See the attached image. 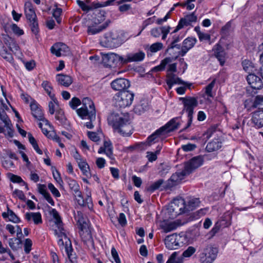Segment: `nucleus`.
<instances>
[{
    "label": "nucleus",
    "mask_w": 263,
    "mask_h": 263,
    "mask_svg": "<svg viewBox=\"0 0 263 263\" xmlns=\"http://www.w3.org/2000/svg\"><path fill=\"white\" fill-rule=\"evenodd\" d=\"M109 124L123 136H129L133 133V127L128 117L113 112L107 118Z\"/></svg>",
    "instance_id": "obj_1"
},
{
    "label": "nucleus",
    "mask_w": 263,
    "mask_h": 263,
    "mask_svg": "<svg viewBox=\"0 0 263 263\" xmlns=\"http://www.w3.org/2000/svg\"><path fill=\"white\" fill-rule=\"evenodd\" d=\"M82 107L77 110L79 116L82 119H88L91 121H95L96 116V111L94 104L89 98H85L82 100Z\"/></svg>",
    "instance_id": "obj_2"
},
{
    "label": "nucleus",
    "mask_w": 263,
    "mask_h": 263,
    "mask_svg": "<svg viewBox=\"0 0 263 263\" xmlns=\"http://www.w3.org/2000/svg\"><path fill=\"white\" fill-rule=\"evenodd\" d=\"M121 35L116 31L107 32L104 34L103 39L101 41V44L106 48L110 49L117 48L123 42Z\"/></svg>",
    "instance_id": "obj_3"
},
{
    "label": "nucleus",
    "mask_w": 263,
    "mask_h": 263,
    "mask_svg": "<svg viewBox=\"0 0 263 263\" xmlns=\"http://www.w3.org/2000/svg\"><path fill=\"white\" fill-rule=\"evenodd\" d=\"M134 94L129 91L123 90L116 93L112 99L114 105L119 108L129 106L134 100Z\"/></svg>",
    "instance_id": "obj_4"
},
{
    "label": "nucleus",
    "mask_w": 263,
    "mask_h": 263,
    "mask_svg": "<svg viewBox=\"0 0 263 263\" xmlns=\"http://www.w3.org/2000/svg\"><path fill=\"white\" fill-rule=\"evenodd\" d=\"M200 251L199 259L201 263H212L216 259L218 252V249L211 245H208L201 248Z\"/></svg>",
    "instance_id": "obj_5"
},
{
    "label": "nucleus",
    "mask_w": 263,
    "mask_h": 263,
    "mask_svg": "<svg viewBox=\"0 0 263 263\" xmlns=\"http://www.w3.org/2000/svg\"><path fill=\"white\" fill-rule=\"evenodd\" d=\"M180 99L182 101L184 105L183 111L185 110L187 112L188 122L187 126L184 128L185 129L192 124L194 109L198 105V101L194 97L181 98Z\"/></svg>",
    "instance_id": "obj_6"
},
{
    "label": "nucleus",
    "mask_w": 263,
    "mask_h": 263,
    "mask_svg": "<svg viewBox=\"0 0 263 263\" xmlns=\"http://www.w3.org/2000/svg\"><path fill=\"white\" fill-rule=\"evenodd\" d=\"M58 237L59 238L58 241L59 246L62 248L64 247L69 259L71 262H74L76 261V258L75 254H72L73 249L72 248L71 241L63 233H61V234L58 235Z\"/></svg>",
    "instance_id": "obj_7"
},
{
    "label": "nucleus",
    "mask_w": 263,
    "mask_h": 263,
    "mask_svg": "<svg viewBox=\"0 0 263 263\" xmlns=\"http://www.w3.org/2000/svg\"><path fill=\"white\" fill-rule=\"evenodd\" d=\"M181 237L176 234L168 235L165 239L166 247L170 250H175L183 246V241H181Z\"/></svg>",
    "instance_id": "obj_8"
},
{
    "label": "nucleus",
    "mask_w": 263,
    "mask_h": 263,
    "mask_svg": "<svg viewBox=\"0 0 263 263\" xmlns=\"http://www.w3.org/2000/svg\"><path fill=\"white\" fill-rule=\"evenodd\" d=\"M124 58L117 54L111 53L107 54L103 57V63L107 67H115L118 63H123Z\"/></svg>",
    "instance_id": "obj_9"
},
{
    "label": "nucleus",
    "mask_w": 263,
    "mask_h": 263,
    "mask_svg": "<svg viewBox=\"0 0 263 263\" xmlns=\"http://www.w3.org/2000/svg\"><path fill=\"white\" fill-rule=\"evenodd\" d=\"M203 162V158L201 156L193 158L185 164L184 170L185 173L188 175L190 174L193 171L201 166Z\"/></svg>",
    "instance_id": "obj_10"
},
{
    "label": "nucleus",
    "mask_w": 263,
    "mask_h": 263,
    "mask_svg": "<svg viewBox=\"0 0 263 263\" xmlns=\"http://www.w3.org/2000/svg\"><path fill=\"white\" fill-rule=\"evenodd\" d=\"M51 52L57 57L65 55L69 51L68 47L64 43H57L54 44L50 49Z\"/></svg>",
    "instance_id": "obj_11"
},
{
    "label": "nucleus",
    "mask_w": 263,
    "mask_h": 263,
    "mask_svg": "<svg viewBox=\"0 0 263 263\" xmlns=\"http://www.w3.org/2000/svg\"><path fill=\"white\" fill-rule=\"evenodd\" d=\"M110 85L113 89L122 91L130 86V82L126 79L119 78L114 80Z\"/></svg>",
    "instance_id": "obj_12"
},
{
    "label": "nucleus",
    "mask_w": 263,
    "mask_h": 263,
    "mask_svg": "<svg viewBox=\"0 0 263 263\" xmlns=\"http://www.w3.org/2000/svg\"><path fill=\"white\" fill-rule=\"evenodd\" d=\"M189 175L185 173L184 170L181 172H177L173 174L168 180L167 187H172L179 183L184 179V177Z\"/></svg>",
    "instance_id": "obj_13"
},
{
    "label": "nucleus",
    "mask_w": 263,
    "mask_h": 263,
    "mask_svg": "<svg viewBox=\"0 0 263 263\" xmlns=\"http://www.w3.org/2000/svg\"><path fill=\"white\" fill-rule=\"evenodd\" d=\"M247 80L253 89H259L262 87L263 83L261 79L254 74L249 73L247 77Z\"/></svg>",
    "instance_id": "obj_14"
},
{
    "label": "nucleus",
    "mask_w": 263,
    "mask_h": 263,
    "mask_svg": "<svg viewBox=\"0 0 263 263\" xmlns=\"http://www.w3.org/2000/svg\"><path fill=\"white\" fill-rule=\"evenodd\" d=\"M170 29L171 27L168 26L154 28L151 30V34L154 37H159L162 34V39L165 40Z\"/></svg>",
    "instance_id": "obj_15"
},
{
    "label": "nucleus",
    "mask_w": 263,
    "mask_h": 263,
    "mask_svg": "<svg viewBox=\"0 0 263 263\" xmlns=\"http://www.w3.org/2000/svg\"><path fill=\"white\" fill-rule=\"evenodd\" d=\"M197 42L195 38L187 37L185 39L182 43V46L181 50L179 51V54L183 57L187 52L194 47Z\"/></svg>",
    "instance_id": "obj_16"
},
{
    "label": "nucleus",
    "mask_w": 263,
    "mask_h": 263,
    "mask_svg": "<svg viewBox=\"0 0 263 263\" xmlns=\"http://www.w3.org/2000/svg\"><path fill=\"white\" fill-rule=\"evenodd\" d=\"M179 118H175L171 120L164 126L161 127L165 134L178 129L180 126Z\"/></svg>",
    "instance_id": "obj_17"
},
{
    "label": "nucleus",
    "mask_w": 263,
    "mask_h": 263,
    "mask_svg": "<svg viewBox=\"0 0 263 263\" xmlns=\"http://www.w3.org/2000/svg\"><path fill=\"white\" fill-rule=\"evenodd\" d=\"M213 49L215 57L219 61L220 65L223 66L225 63L226 57V53L224 49L221 45L217 44L214 46Z\"/></svg>",
    "instance_id": "obj_18"
},
{
    "label": "nucleus",
    "mask_w": 263,
    "mask_h": 263,
    "mask_svg": "<svg viewBox=\"0 0 263 263\" xmlns=\"http://www.w3.org/2000/svg\"><path fill=\"white\" fill-rule=\"evenodd\" d=\"M251 120L256 128H259L263 127V110L254 112Z\"/></svg>",
    "instance_id": "obj_19"
},
{
    "label": "nucleus",
    "mask_w": 263,
    "mask_h": 263,
    "mask_svg": "<svg viewBox=\"0 0 263 263\" xmlns=\"http://www.w3.org/2000/svg\"><path fill=\"white\" fill-rule=\"evenodd\" d=\"M145 57V53L140 51L135 53H129L124 58L123 63H127L132 62H138L142 61Z\"/></svg>",
    "instance_id": "obj_20"
},
{
    "label": "nucleus",
    "mask_w": 263,
    "mask_h": 263,
    "mask_svg": "<svg viewBox=\"0 0 263 263\" xmlns=\"http://www.w3.org/2000/svg\"><path fill=\"white\" fill-rule=\"evenodd\" d=\"M166 84L171 89L174 84H182L186 85L187 84L180 78L176 77L173 73H168L167 76Z\"/></svg>",
    "instance_id": "obj_21"
},
{
    "label": "nucleus",
    "mask_w": 263,
    "mask_h": 263,
    "mask_svg": "<svg viewBox=\"0 0 263 263\" xmlns=\"http://www.w3.org/2000/svg\"><path fill=\"white\" fill-rule=\"evenodd\" d=\"M110 23L109 21H107L104 23L100 25H92L88 27L87 32L89 34L94 35L98 33L104 29H105Z\"/></svg>",
    "instance_id": "obj_22"
},
{
    "label": "nucleus",
    "mask_w": 263,
    "mask_h": 263,
    "mask_svg": "<svg viewBox=\"0 0 263 263\" xmlns=\"http://www.w3.org/2000/svg\"><path fill=\"white\" fill-rule=\"evenodd\" d=\"M24 9L26 18L29 22H32L34 20H36V16L31 3L29 2L25 3Z\"/></svg>",
    "instance_id": "obj_23"
},
{
    "label": "nucleus",
    "mask_w": 263,
    "mask_h": 263,
    "mask_svg": "<svg viewBox=\"0 0 263 263\" xmlns=\"http://www.w3.org/2000/svg\"><path fill=\"white\" fill-rule=\"evenodd\" d=\"M56 80L59 85L64 87H68L72 83L70 76L62 73L57 74Z\"/></svg>",
    "instance_id": "obj_24"
},
{
    "label": "nucleus",
    "mask_w": 263,
    "mask_h": 263,
    "mask_svg": "<svg viewBox=\"0 0 263 263\" xmlns=\"http://www.w3.org/2000/svg\"><path fill=\"white\" fill-rule=\"evenodd\" d=\"M222 146V142L220 139L215 138L209 142L205 147L208 152H213L219 149Z\"/></svg>",
    "instance_id": "obj_25"
},
{
    "label": "nucleus",
    "mask_w": 263,
    "mask_h": 263,
    "mask_svg": "<svg viewBox=\"0 0 263 263\" xmlns=\"http://www.w3.org/2000/svg\"><path fill=\"white\" fill-rule=\"evenodd\" d=\"M66 182L68 184L69 189L73 192L75 197H80L81 192L80 191V186L77 182L71 178H67Z\"/></svg>",
    "instance_id": "obj_26"
},
{
    "label": "nucleus",
    "mask_w": 263,
    "mask_h": 263,
    "mask_svg": "<svg viewBox=\"0 0 263 263\" xmlns=\"http://www.w3.org/2000/svg\"><path fill=\"white\" fill-rule=\"evenodd\" d=\"M76 200L80 205L84 207H87V208L90 211L92 210L93 203L90 196H87L85 199H83L81 195H80V197H77L76 198Z\"/></svg>",
    "instance_id": "obj_27"
},
{
    "label": "nucleus",
    "mask_w": 263,
    "mask_h": 263,
    "mask_svg": "<svg viewBox=\"0 0 263 263\" xmlns=\"http://www.w3.org/2000/svg\"><path fill=\"white\" fill-rule=\"evenodd\" d=\"M25 218L28 221L32 220L35 224L42 223V216L39 212L26 213L25 215Z\"/></svg>",
    "instance_id": "obj_28"
},
{
    "label": "nucleus",
    "mask_w": 263,
    "mask_h": 263,
    "mask_svg": "<svg viewBox=\"0 0 263 263\" xmlns=\"http://www.w3.org/2000/svg\"><path fill=\"white\" fill-rule=\"evenodd\" d=\"M179 226V224L176 221H163L160 224L161 229H162L165 233H168L176 230Z\"/></svg>",
    "instance_id": "obj_29"
},
{
    "label": "nucleus",
    "mask_w": 263,
    "mask_h": 263,
    "mask_svg": "<svg viewBox=\"0 0 263 263\" xmlns=\"http://www.w3.org/2000/svg\"><path fill=\"white\" fill-rule=\"evenodd\" d=\"M165 134L162 129L161 130V127L157 129L154 133L149 136L147 139V144L150 146L152 144L155 143L158 141L159 137L161 136H164Z\"/></svg>",
    "instance_id": "obj_30"
},
{
    "label": "nucleus",
    "mask_w": 263,
    "mask_h": 263,
    "mask_svg": "<svg viewBox=\"0 0 263 263\" xmlns=\"http://www.w3.org/2000/svg\"><path fill=\"white\" fill-rule=\"evenodd\" d=\"M42 86L48 95L51 100L53 101L55 103H57V99L55 98V95L51 93V90L53 88L50 83L48 81H45L43 82Z\"/></svg>",
    "instance_id": "obj_31"
},
{
    "label": "nucleus",
    "mask_w": 263,
    "mask_h": 263,
    "mask_svg": "<svg viewBox=\"0 0 263 263\" xmlns=\"http://www.w3.org/2000/svg\"><path fill=\"white\" fill-rule=\"evenodd\" d=\"M2 216L4 218L8 217L9 220L15 223H17L20 222V219L19 217L13 212V211L10 209H8L7 213L4 212L2 214Z\"/></svg>",
    "instance_id": "obj_32"
},
{
    "label": "nucleus",
    "mask_w": 263,
    "mask_h": 263,
    "mask_svg": "<svg viewBox=\"0 0 263 263\" xmlns=\"http://www.w3.org/2000/svg\"><path fill=\"white\" fill-rule=\"evenodd\" d=\"M9 247L13 251H16L21 248L22 245V240L20 238H10L8 240Z\"/></svg>",
    "instance_id": "obj_33"
},
{
    "label": "nucleus",
    "mask_w": 263,
    "mask_h": 263,
    "mask_svg": "<svg viewBox=\"0 0 263 263\" xmlns=\"http://www.w3.org/2000/svg\"><path fill=\"white\" fill-rule=\"evenodd\" d=\"M187 205L186 204V212L192 211L199 206L200 201L199 198H192L189 200Z\"/></svg>",
    "instance_id": "obj_34"
},
{
    "label": "nucleus",
    "mask_w": 263,
    "mask_h": 263,
    "mask_svg": "<svg viewBox=\"0 0 263 263\" xmlns=\"http://www.w3.org/2000/svg\"><path fill=\"white\" fill-rule=\"evenodd\" d=\"M230 224L229 223L227 222L224 219L219 220L215 223L214 227L212 229L211 233H212V235H214L218 232L220 228L227 227L229 226Z\"/></svg>",
    "instance_id": "obj_35"
},
{
    "label": "nucleus",
    "mask_w": 263,
    "mask_h": 263,
    "mask_svg": "<svg viewBox=\"0 0 263 263\" xmlns=\"http://www.w3.org/2000/svg\"><path fill=\"white\" fill-rule=\"evenodd\" d=\"M168 213L170 217L172 218L176 217L178 215L181 214L180 209H178L175 204H171L167 208Z\"/></svg>",
    "instance_id": "obj_36"
},
{
    "label": "nucleus",
    "mask_w": 263,
    "mask_h": 263,
    "mask_svg": "<svg viewBox=\"0 0 263 263\" xmlns=\"http://www.w3.org/2000/svg\"><path fill=\"white\" fill-rule=\"evenodd\" d=\"M55 118L62 125L66 124L67 119L65 116L64 111L62 109H57Z\"/></svg>",
    "instance_id": "obj_37"
},
{
    "label": "nucleus",
    "mask_w": 263,
    "mask_h": 263,
    "mask_svg": "<svg viewBox=\"0 0 263 263\" xmlns=\"http://www.w3.org/2000/svg\"><path fill=\"white\" fill-rule=\"evenodd\" d=\"M183 257L179 256L177 252H173L166 263H183Z\"/></svg>",
    "instance_id": "obj_38"
},
{
    "label": "nucleus",
    "mask_w": 263,
    "mask_h": 263,
    "mask_svg": "<svg viewBox=\"0 0 263 263\" xmlns=\"http://www.w3.org/2000/svg\"><path fill=\"white\" fill-rule=\"evenodd\" d=\"M172 204H175L177 206L178 209H180V213H183L186 212V204L185 201L183 198H179L174 200V201L171 203Z\"/></svg>",
    "instance_id": "obj_39"
},
{
    "label": "nucleus",
    "mask_w": 263,
    "mask_h": 263,
    "mask_svg": "<svg viewBox=\"0 0 263 263\" xmlns=\"http://www.w3.org/2000/svg\"><path fill=\"white\" fill-rule=\"evenodd\" d=\"M243 69L247 72L250 73L254 69V66L252 62L248 60H245L242 62Z\"/></svg>",
    "instance_id": "obj_40"
},
{
    "label": "nucleus",
    "mask_w": 263,
    "mask_h": 263,
    "mask_svg": "<svg viewBox=\"0 0 263 263\" xmlns=\"http://www.w3.org/2000/svg\"><path fill=\"white\" fill-rule=\"evenodd\" d=\"M28 139H29V141L31 143L32 146H33L34 150L39 154L42 155L43 154V152H42V150H41L40 148H39L36 140L33 137L32 134L31 133H28Z\"/></svg>",
    "instance_id": "obj_41"
},
{
    "label": "nucleus",
    "mask_w": 263,
    "mask_h": 263,
    "mask_svg": "<svg viewBox=\"0 0 263 263\" xmlns=\"http://www.w3.org/2000/svg\"><path fill=\"white\" fill-rule=\"evenodd\" d=\"M162 148L161 145H158L157 147V150L155 153L148 152H147L146 157L150 162H153L157 159V155L159 154Z\"/></svg>",
    "instance_id": "obj_42"
},
{
    "label": "nucleus",
    "mask_w": 263,
    "mask_h": 263,
    "mask_svg": "<svg viewBox=\"0 0 263 263\" xmlns=\"http://www.w3.org/2000/svg\"><path fill=\"white\" fill-rule=\"evenodd\" d=\"M171 62V59L170 58H166L163 60L160 64L158 65L153 69V71L155 72L161 71L165 68V66Z\"/></svg>",
    "instance_id": "obj_43"
},
{
    "label": "nucleus",
    "mask_w": 263,
    "mask_h": 263,
    "mask_svg": "<svg viewBox=\"0 0 263 263\" xmlns=\"http://www.w3.org/2000/svg\"><path fill=\"white\" fill-rule=\"evenodd\" d=\"M51 213L53 215V217L55 220V223L58 227L60 231H62L63 230V228H62V222L58 212L55 209H52Z\"/></svg>",
    "instance_id": "obj_44"
},
{
    "label": "nucleus",
    "mask_w": 263,
    "mask_h": 263,
    "mask_svg": "<svg viewBox=\"0 0 263 263\" xmlns=\"http://www.w3.org/2000/svg\"><path fill=\"white\" fill-rule=\"evenodd\" d=\"M103 147L105 149V154L109 158L112 156V146L109 141H105L104 142Z\"/></svg>",
    "instance_id": "obj_45"
},
{
    "label": "nucleus",
    "mask_w": 263,
    "mask_h": 263,
    "mask_svg": "<svg viewBox=\"0 0 263 263\" xmlns=\"http://www.w3.org/2000/svg\"><path fill=\"white\" fill-rule=\"evenodd\" d=\"M254 106L258 108L259 110H263V96L257 95L254 100Z\"/></svg>",
    "instance_id": "obj_46"
},
{
    "label": "nucleus",
    "mask_w": 263,
    "mask_h": 263,
    "mask_svg": "<svg viewBox=\"0 0 263 263\" xmlns=\"http://www.w3.org/2000/svg\"><path fill=\"white\" fill-rule=\"evenodd\" d=\"M8 176L12 182L14 183H22L23 185L26 186V188L28 189L27 183L22 180L21 177L11 173L8 174Z\"/></svg>",
    "instance_id": "obj_47"
},
{
    "label": "nucleus",
    "mask_w": 263,
    "mask_h": 263,
    "mask_svg": "<svg viewBox=\"0 0 263 263\" xmlns=\"http://www.w3.org/2000/svg\"><path fill=\"white\" fill-rule=\"evenodd\" d=\"M78 165L85 175L88 177L90 175L89 165L85 161H80L78 163Z\"/></svg>",
    "instance_id": "obj_48"
},
{
    "label": "nucleus",
    "mask_w": 263,
    "mask_h": 263,
    "mask_svg": "<svg viewBox=\"0 0 263 263\" xmlns=\"http://www.w3.org/2000/svg\"><path fill=\"white\" fill-rule=\"evenodd\" d=\"M191 24L190 23H189L187 20H185V17L182 18L180 20L176 29L174 30V31L173 32L171 33V34L176 33L180 29L183 28L184 27L188 26L190 25Z\"/></svg>",
    "instance_id": "obj_49"
},
{
    "label": "nucleus",
    "mask_w": 263,
    "mask_h": 263,
    "mask_svg": "<svg viewBox=\"0 0 263 263\" xmlns=\"http://www.w3.org/2000/svg\"><path fill=\"white\" fill-rule=\"evenodd\" d=\"M0 119L4 122L5 126L10 125L11 121L3 109H0Z\"/></svg>",
    "instance_id": "obj_50"
},
{
    "label": "nucleus",
    "mask_w": 263,
    "mask_h": 263,
    "mask_svg": "<svg viewBox=\"0 0 263 263\" xmlns=\"http://www.w3.org/2000/svg\"><path fill=\"white\" fill-rule=\"evenodd\" d=\"M181 38L179 36H176V35H174L172 38V41L168 46V48L173 49L177 48L180 49V46L177 44V43L179 42Z\"/></svg>",
    "instance_id": "obj_51"
},
{
    "label": "nucleus",
    "mask_w": 263,
    "mask_h": 263,
    "mask_svg": "<svg viewBox=\"0 0 263 263\" xmlns=\"http://www.w3.org/2000/svg\"><path fill=\"white\" fill-rule=\"evenodd\" d=\"M62 12V9L60 8H56L53 10L52 15L55 18L58 23L60 24L61 22L60 16Z\"/></svg>",
    "instance_id": "obj_52"
},
{
    "label": "nucleus",
    "mask_w": 263,
    "mask_h": 263,
    "mask_svg": "<svg viewBox=\"0 0 263 263\" xmlns=\"http://www.w3.org/2000/svg\"><path fill=\"white\" fill-rule=\"evenodd\" d=\"M163 182L164 180L163 179L158 180L149 186V190L151 192H154V191L158 189Z\"/></svg>",
    "instance_id": "obj_53"
},
{
    "label": "nucleus",
    "mask_w": 263,
    "mask_h": 263,
    "mask_svg": "<svg viewBox=\"0 0 263 263\" xmlns=\"http://www.w3.org/2000/svg\"><path fill=\"white\" fill-rule=\"evenodd\" d=\"M215 84V80H213L208 86L205 87V94L210 97H213V95L212 93V89L214 87Z\"/></svg>",
    "instance_id": "obj_54"
},
{
    "label": "nucleus",
    "mask_w": 263,
    "mask_h": 263,
    "mask_svg": "<svg viewBox=\"0 0 263 263\" xmlns=\"http://www.w3.org/2000/svg\"><path fill=\"white\" fill-rule=\"evenodd\" d=\"M163 44L160 42L153 44L149 47V50L152 52H156L163 48Z\"/></svg>",
    "instance_id": "obj_55"
},
{
    "label": "nucleus",
    "mask_w": 263,
    "mask_h": 263,
    "mask_svg": "<svg viewBox=\"0 0 263 263\" xmlns=\"http://www.w3.org/2000/svg\"><path fill=\"white\" fill-rule=\"evenodd\" d=\"M196 252V249L192 246L189 247L182 253V257H190Z\"/></svg>",
    "instance_id": "obj_56"
},
{
    "label": "nucleus",
    "mask_w": 263,
    "mask_h": 263,
    "mask_svg": "<svg viewBox=\"0 0 263 263\" xmlns=\"http://www.w3.org/2000/svg\"><path fill=\"white\" fill-rule=\"evenodd\" d=\"M254 100L252 99H247L244 102L245 108L247 109L248 111H251L253 109H255V107L253 105Z\"/></svg>",
    "instance_id": "obj_57"
},
{
    "label": "nucleus",
    "mask_w": 263,
    "mask_h": 263,
    "mask_svg": "<svg viewBox=\"0 0 263 263\" xmlns=\"http://www.w3.org/2000/svg\"><path fill=\"white\" fill-rule=\"evenodd\" d=\"M116 0H107L105 2L103 3V4L100 3H96L93 4L92 6H91L92 8H98L102 7H104L108 5H112L113 3L116 1Z\"/></svg>",
    "instance_id": "obj_58"
},
{
    "label": "nucleus",
    "mask_w": 263,
    "mask_h": 263,
    "mask_svg": "<svg viewBox=\"0 0 263 263\" xmlns=\"http://www.w3.org/2000/svg\"><path fill=\"white\" fill-rule=\"evenodd\" d=\"M77 3L79 5V6L82 9V10L84 11L87 12L92 9L91 7L86 5L84 2L82 1L77 0Z\"/></svg>",
    "instance_id": "obj_59"
},
{
    "label": "nucleus",
    "mask_w": 263,
    "mask_h": 263,
    "mask_svg": "<svg viewBox=\"0 0 263 263\" xmlns=\"http://www.w3.org/2000/svg\"><path fill=\"white\" fill-rule=\"evenodd\" d=\"M32 245V242L30 239L27 238L25 239L24 243V251L26 253L28 254L30 252Z\"/></svg>",
    "instance_id": "obj_60"
},
{
    "label": "nucleus",
    "mask_w": 263,
    "mask_h": 263,
    "mask_svg": "<svg viewBox=\"0 0 263 263\" xmlns=\"http://www.w3.org/2000/svg\"><path fill=\"white\" fill-rule=\"evenodd\" d=\"M30 22V26L32 32L36 35L39 32V26L37 22H36V20H34L32 22Z\"/></svg>",
    "instance_id": "obj_61"
},
{
    "label": "nucleus",
    "mask_w": 263,
    "mask_h": 263,
    "mask_svg": "<svg viewBox=\"0 0 263 263\" xmlns=\"http://www.w3.org/2000/svg\"><path fill=\"white\" fill-rule=\"evenodd\" d=\"M170 168L169 166L161 164V167H160V171H159V175L162 177L164 176L168 172Z\"/></svg>",
    "instance_id": "obj_62"
},
{
    "label": "nucleus",
    "mask_w": 263,
    "mask_h": 263,
    "mask_svg": "<svg viewBox=\"0 0 263 263\" xmlns=\"http://www.w3.org/2000/svg\"><path fill=\"white\" fill-rule=\"evenodd\" d=\"M55 106H59V102L57 100V103H55L53 101L51 100V101L49 102L48 107H49V112L51 115L54 114L55 111Z\"/></svg>",
    "instance_id": "obj_63"
},
{
    "label": "nucleus",
    "mask_w": 263,
    "mask_h": 263,
    "mask_svg": "<svg viewBox=\"0 0 263 263\" xmlns=\"http://www.w3.org/2000/svg\"><path fill=\"white\" fill-rule=\"evenodd\" d=\"M80 100L76 97L73 98L69 102V105L73 109H75L77 108V107L80 105Z\"/></svg>",
    "instance_id": "obj_64"
}]
</instances>
